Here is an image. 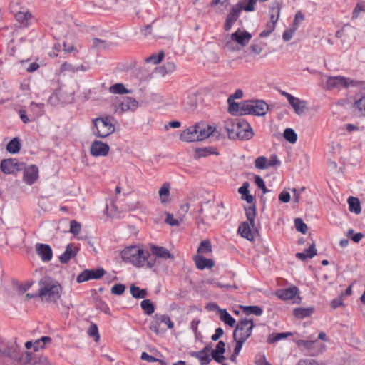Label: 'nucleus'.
Listing matches in <instances>:
<instances>
[{"instance_id":"f704fd0d","label":"nucleus","mask_w":365,"mask_h":365,"mask_svg":"<svg viewBox=\"0 0 365 365\" xmlns=\"http://www.w3.org/2000/svg\"><path fill=\"white\" fill-rule=\"evenodd\" d=\"M314 311V307H298L294 309V315L297 318L304 319L312 314Z\"/></svg>"},{"instance_id":"5fc2aeb1","label":"nucleus","mask_w":365,"mask_h":365,"mask_svg":"<svg viewBox=\"0 0 365 365\" xmlns=\"http://www.w3.org/2000/svg\"><path fill=\"white\" fill-rule=\"evenodd\" d=\"M96 307L97 309H99L106 314H110L109 307L105 302L101 299L96 300Z\"/></svg>"},{"instance_id":"f03ea898","label":"nucleus","mask_w":365,"mask_h":365,"mask_svg":"<svg viewBox=\"0 0 365 365\" xmlns=\"http://www.w3.org/2000/svg\"><path fill=\"white\" fill-rule=\"evenodd\" d=\"M37 295L42 302L56 303L60 299L62 287L58 282L50 277L41 278L38 282Z\"/></svg>"},{"instance_id":"20e7f679","label":"nucleus","mask_w":365,"mask_h":365,"mask_svg":"<svg viewBox=\"0 0 365 365\" xmlns=\"http://www.w3.org/2000/svg\"><path fill=\"white\" fill-rule=\"evenodd\" d=\"M93 122L94 124L93 132L98 138H104L115 132V125L109 116L97 118Z\"/></svg>"},{"instance_id":"37998d69","label":"nucleus","mask_w":365,"mask_h":365,"mask_svg":"<svg viewBox=\"0 0 365 365\" xmlns=\"http://www.w3.org/2000/svg\"><path fill=\"white\" fill-rule=\"evenodd\" d=\"M176 70V66L173 61H167L160 68V71L163 76L173 73Z\"/></svg>"},{"instance_id":"a878e982","label":"nucleus","mask_w":365,"mask_h":365,"mask_svg":"<svg viewBox=\"0 0 365 365\" xmlns=\"http://www.w3.org/2000/svg\"><path fill=\"white\" fill-rule=\"evenodd\" d=\"M298 288L297 287H289L284 289H279L276 292V295L278 298L282 300L292 299L298 293Z\"/></svg>"},{"instance_id":"49530a36","label":"nucleus","mask_w":365,"mask_h":365,"mask_svg":"<svg viewBox=\"0 0 365 365\" xmlns=\"http://www.w3.org/2000/svg\"><path fill=\"white\" fill-rule=\"evenodd\" d=\"M270 20L277 21L279 14L280 7L278 3L274 4L272 6H270Z\"/></svg>"},{"instance_id":"338daca9","label":"nucleus","mask_w":365,"mask_h":365,"mask_svg":"<svg viewBox=\"0 0 365 365\" xmlns=\"http://www.w3.org/2000/svg\"><path fill=\"white\" fill-rule=\"evenodd\" d=\"M304 253L307 254L309 258L312 259L317 255V250L315 248V245L313 243L311 245L309 248L304 250Z\"/></svg>"},{"instance_id":"2f4dec72","label":"nucleus","mask_w":365,"mask_h":365,"mask_svg":"<svg viewBox=\"0 0 365 365\" xmlns=\"http://www.w3.org/2000/svg\"><path fill=\"white\" fill-rule=\"evenodd\" d=\"M170 186L168 182L163 183L160 188L158 193L161 203L165 204L170 202Z\"/></svg>"},{"instance_id":"bb28decb","label":"nucleus","mask_w":365,"mask_h":365,"mask_svg":"<svg viewBox=\"0 0 365 365\" xmlns=\"http://www.w3.org/2000/svg\"><path fill=\"white\" fill-rule=\"evenodd\" d=\"M289 103L296 114L300 115L307 110V102L297 97H293Z\"/></svg>"},{"instance_id":"39448f33","label":"nucleus","mask_w":365,"mask_h":365,"mask_svg":"<svg viewBox=\"0 0 365 365\" xmlns=\"http://www.w3.org/2000/svg\"><path fill=\"white\" fill-rule=\"evenodd\" d=\"M245 209L247 219L250 223L246 222H242L238 227V232L242 237L246 238L250 241H252L254 240V235L252 232L250 227H255L256 209L255 205L249 206Z\"/></svg>"},{"instance_id":"680f3d73","label":"nucleus","mask_w":365,"mask_h":365,"mask_svg":"<svg viewBox=\"0 0 365 365\" xmlns=\"http://www.w3.org/2000/svg\"><path fill=\"white\" fill-rule=\"evenodd\" d=\"M255 182L257 185V187L262 190L263 193H267L268 192V190L265 186L264 182L260 176L255 175Z\"/></svg>"},{"instance_id":"4468645a","label":"nucleus","mask_w":365,"mask_h":365,"mask_svg":"<svg viewBox=\"0 0 365 365\" xmlns=\"http://www.w3.org/2000/svg\"><path fill=\"white\" fill-rule=\"evenodd\" d=\"M243 5L242 3L239 2L236 5H235L232 9L230 11L229 14L227 16L225 24L224 29L226 31L230 30L232 26V24L237 20L239 18L242 10H243Z\"/></svg>"},{"instance_id":"c756f323","label":"nucleus","mask_w":365,"mask_h":365,"mask_svg":"<svg viewBox=\"0 0 365 365\" xmlns=\"http://www.w3.org/2000/svg\"><path fill=\"white\" fill-rule=\"evenodd\" d=\"M229 107L228 111L232 115H245V111L242 108V105L245 103V101L241 103H235L234 101H227Z\"/></svg>"},{"instance_id":"cd10ccee","label":"nucleus","mask_w":365,"mask_h":365,"mask_svg":"<svg viewBox=\"0 0 365 365\" xmlns=\"http://www.w3.org/2000/svg\"><path fill=\"white\" fill-rule=\"evenodd\" d=\"M183 106L187 110H193L197 105V96L193 92L187 93L186 97L182 101Z\"/></svg>"},{"instance_id":"5701e85b","label":"nucleus","mask_w":365,"mask_h":365,"mask_svg":"<svg viewBox=\"0 0 365 365\" xmlns=\"http://www.w3.org/2000/svg\"><path fill=\"white\" fill-rule=\"evenodd\" d=\"M150 250L152 254L156 257L163 259H174V256L164 247L152 245L150 246Z\"/></svg>"},{"instance_id":"13d9d810","label":"nucleus","mask_w":365,"mask_h":365,"mask_svg":"<svg viewBox=\"0 0 365 365\" xmlns=\"http://www.w3.org/2000/svg\"><path fill=\"white\" fill-rule=\"evenodd\" d=\"M364 11H365V1L358 3L353 11L352 19L358 18L359 14Z\"/></svg>"},{"instance_id":"6ab92c4d","label":"nucleus","mask_w":365,"mask_h":365,"mask_svg":"<svg viewBox=\"0 0 365 365\" xmlns=\"http://www.w3.org/2000/svg\"><path fill=\"white\" fill-rule=\"evenodd\" d=\"M36 248V252L41 257L42 261L49 262L52 259L53 252L48 245L38 243Z\"/></svg>"},{"instance_id":"de8ad7c7","label":"nucleus","mask_w":365,"mask_h":365,"mask_svg":"<svg viewBox=\"0 0 365 365\" xmlns=\"http://www.w3.org/2000/svg\"><path fill=\"white\" fill-rule=\"evenodd\" d=\"M88 334L89 336L94 338V340L96 341H98L100 338V335L98 333V329L96 324L91 323L88 329Z\"/></svg>"},{"instance_id":"f257e3e1","label":"nucleus","mask_w":365,"mask_h":365,"mask_svg":"<svg viewBox=\"0 0 365 365\" xmlns=\"http://www.w3.org/2000/svg\"><path fill=\"white\" fill-rule=\"evenodd\" d=\"M120 256L124 262L138 267L146 266L151 268L155 264V257L151 256L148 250L137 245L125 247L121 251Z\"/></svg>"},{"instance_id":"a18cd8bd","label":"nucleus","mask_w":365,"mask_h":365,"mask_svg":"<svg viewBox=\"0 0 365 365\" xmlns=\"http://www.w3.org/2000/svg\"><path fill=\"white\" fill-rule=\"evenodd\" d=\"M155 318L158 319L160 323L166 324L168 329H173L174 327L173 322L170 320L168 314H155Z\"/></svg>"},{"instance_id":"6e6d98bb","label":"nucleus","mask_w":365,"mask_h":365,"mask_svg":"<svg viewBox=\"0 0 365 365\" xmlns=\"http://www.w3.org/2000/svg\"><path fill=\"white\" fill-rule=\"evenodd\" d=\"M140 359L142 360H145L149 362L158 361L161 365H166V363L164 361L158 359L153 356H150L146 352H143L141 354Z\"/></svg>"},{"instance_id":"e2e57ef3","label":"nucleus","mask_w":365,"mask_h":365,"mask_svg":"<svg viewBox=\"0 0 365 365\" xmlns=\"http://www.w3.org/2000/svg\"><path fill=\"white\" fill-rule=\"evenodd\" d=\"M355 106L365 115V95L355 102Z\"/></svg>"},{"instance_id":"ddd939ff","label":"nucleus","mask_w":365,"mask_h":365,"mask_svg":"<svg viewBox=\"0 0 365 365\" xmlns=\"http://www.w3.org/2000/svg\"><path fill=\"white\" fill-rule=\"evenodd\" d=\"M0 356L8 357L15 361H22L21 354L17 345L11 344L0 346Z\"/></svg>"},{"instance_id":"f8f14e48","label":"nucleus","mask_w":365,"mask_h":365,"mask_svg":"<svg viewBox=\"0 0 365 365\" xmlns=\"http://www.w3.org/2000/svg\"><path fill=\"white\" fill-rule=\"evenodd\" d=\"M0 356L8 357L15 361H22L21 354L17 345L11 344L0 346Z\"/></svg>"},{"instance_id":"3c124183","label":"nucleus","mask_w":365,"mask_h":365,"mask_svg":"<svg viewBox=\"0 0 365 365\" xmlns=\"http://www.w3.org/2000/svg\"><path fill=\"white\" fill-rule=\"evenodd\" d=\"M164 58L163 51H160L158 54H153L146 59V62L153 64L159 63Z\"/></svg>"},{"instance_id":"412c9836","label":"nucleus","mask_w":365,"mask_h":365,"mask_svg":"<svg viewBox=\"0 0 365 365\" xmlns=\"http://www.w3.org/2000/svg\"><path fill=\"white\" fill-rule=\"evenodd\" d=\"M210 346H205L202 350L199 351H193L190 353V355L197 359L201 365H207L210 364L211 359L208 355V352L210 351Z\"/></svg>"},{"instance_id":"864d4df0","label":"nucleus","mask_w":365,"mask_h":365,"mask_svg":"<svg viewBox=\"0 0 365 365\" xmlns=\"http://www.w3.org/2000/svg\"><path fill=\"white\" fill-rule=\"evenodd\" d=\"M43 109V103H35L32 102L30 105V110L34 112V113L38 116L42 115Z\"/></svg>"},{"instance_id":"a19ab883","label":"nucleus","mask_w":365,"mask_h":365,"mask_svg":"<svg viewBox=\"0 0 365 365\" xmlns=\"http://www.w3.org/2000/svg\"><path fill=\"white\" fill-rule=\"evenodd\" d=\"M140 306L144 312L148 315L152 314L155 311L154 304L150 299H143L140 303Z\"/></svg>"},{"instance_id":"0e129e2a","label":"nucleus","mask_w":365,"mask_h":365,"mask_svg":"<svg viewBox=\"0 0 365 365\" xmlns=\"http://www.w3.org/2000/svg\"><path fill=\"white\" fill-rule=\"evenodd\" d=\"M297 30V28L286 29L283 34L282 38L284 41H289L293 36L294 33Z\"/></svg>"},{"instance_id":"774afa93","label":"nucleus","mask_w":365,"mask_h":365,"mask_svg":"<svg viewBox=\"0 0 365 365\" xmlns=\"http://www.w3.org/2000/svg\"><path fill=\"white\" fill-rule=\"evenodd\" d=\"M33 282H28L24 284H19L17 287V289L19 294H24L25 292H26L32 285Z\"/></svg>"},{"instance_id":"9d476101","label":"nucleus","mask_w":365,"mask_h":365,"mask_svg":"<svg viewBox=\"0 0 365 365\" xmlns=\"http://www.w3.org/2000/svg\"><path fill=\"white\" fill-rule=\"evenodd\" d=\"M105 273L106 271L101 267L96 269H84L77 276L76 281L78 283H82L91 279H99Z\"/></svg>"},{"instance_id":"bf43d9fd","label":"nucleus","mask_w":365,"mask_h":365,"mask_svg":"<svg viewBox=\"0 0 365 365\" xmlns=\"http://www.w3.org/2000/svg\"><path fill=\"white\" fill-rule=\"evenodd\" d=\"M81 229V225L79 222L76 220H71L70 222V232L74 235H78Z\"/></svg>"},{"instance_id":"c85d7f7f","label":"nucleus","mask_w":365,"mask_h":365,"mask_svg":"<svg viewBox=\"0 0 365 365\" xmlns=\"http://www.w3.org/2000/svg\"><path fill=\"white\" fill-rule=\"evenodd\" d=\"M212 306L215 308H217L221 321L231 327L235 326L236 322L235 319L227 312L226 309L219 308L218 306L215 304H213Z\"/></svg>"},{"instance_id":"4d7b16f0","label":"nucleus","mask_w":365,"mask_h":365,"mask_svg":"<svg viewBox=\"0 0 365 365\" xmlns=\"http://www.w3.org/2000/svg\"><path fill=\"white\" fill-rule=\"evenodd\" d=\"M92 47L97 50L105 49L107 47V44L106 41L95 38L93 39V46Z\"/></svg>"},{"instance_id":"8fccbe9b","label":"nucleus","mask_w":365,"mask_h":365,"mask_svg":"<svg viewBox=\"0 0 365 365\" xmlns=\"http://www.w3.org/2000/svg\"><path fill=\"white\" fill-rule=\"evenodd\" d=\"M294 225L298 232L305 234L307 232V225L303 222L301 218H296L294 220Z\"/></svg>"},{"instance_id":"79ce46f5","label":"nucleus","mask_w":365,"mask_h":365,"mask_svg":"<svg viewBox=\"0 0 365 365\" xmlns=\"http://www.w3.org/2000/svg\"><path fill=\"white\" fill-rule=\"evenodd\" d=\"M283 136L284 139L290 143H295L297 140V135L292 128H286Z\"/></svg>"},{"instance_id":"473e14b6","label":"nucleus","mask_w":365,"mask_h":365,"mask_svg":"<svg viewBox=\"0 0 365 365\" xmlns=\"http://www.w3.org/2000/svg\"><path fill=\"white\" fill-rule=\"evenodd\" d=\"M348 204L349 210L356 215L359 214L361 211L360 201L357 197H349L348 198Z\"/></svg>"},{"instance_id":"c9c22d12","label":"nucleus","mask_w":365,"mask_h":365,"mask_svg":"<svg viewBox=\"0 0 365 365\" xmlns=\"http://www.w3.org/2000/svg\"><path fill=\"white\" fill-rule=\"evenodd\" d=\"M240 308L246 315L261 316L263 313L262 309L259 306H240Z\"/></svg>"},{"instance_id":"6e6552de","label":"nucleus","mask_w":365,"mask_h":365,"mask_svg":"<svg viewBox=\"0 0 365 365\" xmlns=\"http://www.w3.org/2000/svg\"><path fill=\"white\" fill-rule=\"evenodd\" d=\"M254 327L253 320L252 319H240L233 331V339H240L246 341L252 334Z\"/></svg>"},{"instance_id":"69168bd1","label":"nucleus","mask_w":365,"mask_h":365,"mask_svg":"<svg viewBox=\"0 0 365 365\" xmlns=\"http://www.w3.org/2000/svg\"><path fill=\"white\" fill-rule=\"evenodd\" d=\"M165 222L170 225V226H176V225H178V221L173 218V215L168 213V212H166V218L165 220Z\"/></svg>"},{"instance_id":"4c0bfd02","label":"nucleus","mask_w":365,"mask_h":365,"mask_svg":"<svg viewBox=\"0 0 365 365\" xmlns=\"http://www.w3.org/2000/svg\"><path fill=\"white\" fill-rule=\"evenodd\" d=\"M109 92L113 94L130 93V91L128 90L123 83H118L113 84L109 88Z\"/></svg>"},{"instance_id":"ea45409f","label":"nucleus","mask_w":365,"mask_h":365,"mask_svg":"<svg viewBox=\"0 0 365 365\" xmlns=\"http://www.w3.org/2000/svg\"><path fill=\"white\" fill-rule=\"evenodd\" d=\"M130 294L134 298L143 299L147 296V290L141 289L138 287L132 284L130 286Z\"/></svg>"},{"instance_id":"dca6fc26","label":"nucleus","mask_w":365,"mask_h":365,"mask_svg":"<svg viewBox=\"0 0 365 365\" xmlns=\"http://www.w3.org/2000/svg\"><path fill=\"white\" fill-rule=\"evenodd\" d=\"M109 145L100 140H94L90 148L91 155L95 157L106 156L109 153Z\"/></svg>"},{"instance_id":"9b49d317","label":"nucleus","mask_w":365,"mask_h":365,"mask_svg":"<svg viewBox=\"0 0 365 365\" xmlns=\"http://www.w3.org/2000/svg\"><path fill=\"white\" fill-rule=\"evenodd\" d=\"M297 345L299 347H304V349L309 352L310 356H317L322 353L325 349V346L318 344L317 340H298L297 341Z\"/></svg>"},{"instance_id":"7c9ffc66","label":"nucleus","mask_w":365,"mask_h":365,"mask_svg":"<svg viewBox=\"0 0 365 365\" xmlns=\"http://www.w3.org/2000/svg\"><path fill=\"white\" fill-rule=\"evenodd\" d=\"M24 362L34 364V365H52L47 357L43 356H36L33 360L30 352H26V356Z\"/></svg>"},{"instance_id":"603ef678","label":"nucleus","mask_w":365,"mask_h":365,"mask_svg":"<svg viewBox=\"0 0 365 365\" xmlns=\"http://www.w3.org/2000/svg\"><path fill=\"white\" fill-rule=\"evenodd\" d=\"M198 155L200 157H207L208 155H212V154H217V152L216 151V148L210 147V148H204L199 149L197 150Z\"/></svg>"},{"instance_id":"2eb2a0df","label":"nucleus","mask_w":365,"mask_h":365,"mask_svg":"<svg viewBox=\"0 0 365 365\" xmlns=\"http://www.w3.org/2000/svg\"><path fill=\"white\" fill-rule=\"evenodd\" d=\"M195 126L199 141L203 140L211 135H214L216 132L215 128H213L203 122L196 123Z\"/></svg>"},{"instance_id":"c03bdc74","label":"nucleus","mask_w":365,"mask_h":365,"mask_svg":"<svg viewBox=\"0 0 365 365\" xmlns=\"http://www.w3.org/2000/svg\"><path fill=\"white\" fill-rule=\"evenodd\" d=\"M212 252V245L209 240H202L197 249V252L200 254H205Z\"/></svg>"},{"instance_id":"58836bf2","label":"nucleus","mask_w":365,"mask_h":365,"mask_svg":"<svg viewBox=\"0 0 365 365\" xmlns=\"http://www.w3.org/2000/svg\"><path fill=\"white\" fill-rule=\"evenodd\" d=\"M21 149V143L17 138H13L6 145V150L10 153H16Z\"/></svg>"},{"instance_id":"f3484780","label":"nucleus","mask_w":365,"mask_h":365,"mask_svg":"<svg viewBox=\"0 0 365 365\" xmlns=\"http://www.w3.org/2000/svg\"><path fill=\"white\" fill-rule=\"evenodd\" d=\"M22 170H24L23 180L27 185L34 184L38 178V168L34 165L26 167L24 164V168Z\"/></svg>"},{"instance_id":"0eeeda50","label":"nucleus","mask_w":365,"mask_h":365,"mask_svg":"<svg viewBox=\"0 0 365 365\" xmlns=\"http://www.w3.org/2000/svg\"><path fill=\"white\" fill-rule=\"evenodd\" d=\"M360 84L359 81L343 76H329L327 78L325 88L328 90L341 89L349 86L355 87Z\"/></svg>"},{"instance_id":"052dcab7","label":"nucleus","mask_w":365,"mask_h":365,"mask_svg":"<svg viewBox=\"0 0 365 365\" xmlns=\"http://www.w3.org/2000/svg\"><path fill=\"white\" fill-rule=\"evenodd\" d=\"M125 287L123 284H116L111 288V293L115 295H120L125 292Z\"/></svg>"},{"instance_id":"e433bc0d","label":"nucleus","mask_w":365,"mask_h":365,"mask_svg":"<svg viewBox=\"0 0 365 365\" xmlns=\"http://www.w3.org/2000/svg\"><path fill=\"white\" fill-rule=\"evenodd\" d=\"M292 335V334L291 332L270 334L267 338V343L274 344Z\"/></svg>"},{"instance_id":"393cba45","label":"nucleus","mask_w":365,"mask_h":365,"mask_svg":"<svg viewBox=\"0 0 365 365\" xmlns=\"http://www.w3.org/2000/svg\"><path fill=\"white\" fill-rule=\"evenodd\" d=\"M195 265L198 269L203 270L205 268L211 269L215 266V262L211 259H207L202 255H196L194 257Z\"/></svg>"},{"instance_id":"7ed1b4c3","label":"nucleus","mask_w":365,"mask_h":365,"mask_svg":"<svg viewBox=\"0 0 365 365\" xmlns=\"http://www.w3.org/2000/svg\"><path fill=\"white\" fill-rule=\"evenodd\" d=\"M224 128L230 139L249 140L253 136L252 129L245 120L238 118L227 119Z\"/></svg>"},{"instance_id":"b1692460","label":"nucleus","mask_w":365,"mask_h":365,"mask_svg":"<svg viewBox=\"0 0 365 365\" xmlns=\"http://www.w3.org/2000/svg\"><path fill=\"white\" fill-rule=\"evenodd\" d=\"M138 102L131 97L124 98L121 103L119 104V108L121 110L122 113L129 110L134 111L138 108Z\"/></svg>"},{"instance_id":"423d86ee","label":"nucleus","mask_w":365,"mask_h":365,"mask_svg":"<svg viewBox=\"0 0 365 365\" xmlns=\"http://www.w3.org/2000/svg\"><path fill=\"white\" fill-rule=\"evenodd\" d=\"M242 108L245 115L263 116L269 110V106L262 100H249L245 101Z\"/></svg>"},{"instance_id":"09e8293b","label":"nucleus","mask_w":365,"mask_h":365,"mask_svg":"<svg viewBox=\"0 0 365 365\" xmlns=\"http://www.w3.org/2000/svg\"><path fill=\"white\" fill-rule=\"evenodd\" d=\"M255 166L257 169L264 170L267 168V158L264 156H260L255 159Z\"/></svg>"},{"instance_id":"72a5a7b5","label":"nucleus","mask_w":365,"mask_h":365,"mask_svg":"<svg viewBox=\"0 0 365 365\" xmlns=\"http://www.w3.org/2000/svg\"><path fill=\"white\" fill-rule=\"evenodd\" d=\"M15 18L17 21L26 26L29 24V20L32 18V15L28 11H19L16 14Z\"/></svg>"},{"instance_id":"4be33fe9","label":"nucleus","mask_w":365,"mask_h":365,"mask_svg":"<svg viewBox=\"0 0 365 365\" xmlns=\"http://www.w3.org/2000/svg\"><path fill=\"white\" fill-rule=\"evenodd\" d=\"M180 139L184 142L199 141L195 126H190L184 130L180 135Z\"/></svg>"},{"instance_id":"a211bd4d","label":"nucleus","mask_w":365,"mask_h":365,"mask_svg":"<svg viewBox=\"0 0 365 365\" xmlns=\"http://www.w3.org/2000/svg\"><path fill=\"white\" fill-rule=\"evenodd\" d=\"M252 38V34L246 31H242L238 29L235 32L231 34V40L241 46H247Z\"/></svg>"},{"instance_id":"aec40b11","label":"nucleus","mask_w":365,"mask_h":365,"mask_svg":"<svg viewBox=\"0 0 365 365\" xmlns=\"http://www.w3.org/2000/svg\"><path fill=\"white\" fill-rule=\"evenodd\" d=\"M79 250L77 247H73V244L69 243L66 247L64 252L59 256V261L63 264H66L71 258L76 256Z\"/></svg>"},{"instance_id":"1a4fd4ad","label":"nucleus","mask_w":365,"mask_h":365,"mask_svg":"<svg viewBox=\"0 0 365 365\" xmlns=\"http://www.w3.org/2000/svg\"><path fill=\"white\" fill-rule=\"evenodd\" d=\"M0 168L5 174H12L22 170L24 168V163L19 162L16 158L4 159L1 160Z\"/></svg>"}]
</instances>
